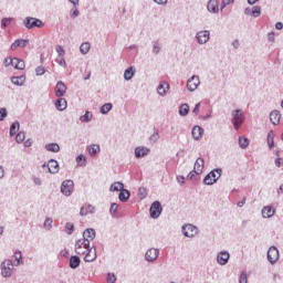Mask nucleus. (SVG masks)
I'll use <instances>...</instances> for the list:
<instances>
[{"instance_id":"f257e3e1","label":"nucleus","mask_w":283,"mask_h":283,"mask_svg":"<svg viewBox=\"0 0 283 283\" xmlns=\"http://www.w3.org/2000/svg\"><path fill=\"white\" fill-rule=\"evenodd\" d=\"M90 249V241H87L86 239H78L75 243V253H77V255H85V253H87Z\"/></svg>"},{"instance_id":"f03ea898","label":"nucleus","mask_w":283,"mask_h":283,"mask_svg":"<svg viewBox=\"0 0 283 283\" xmlns=\"http://www.w3.org/2000/svg\"><path fill=\"white\" fill-rule=\"evenodd\" d=\"M220 176H222V169H214L205 177L203 182L205 185H216Z\"/></svg>"},{"instance_id":"7ed1b4c3","label":"nucleus","mask_w":283,"mask_h":283,"mask_svg":"<svg viewBox=\"0 0 283 283\" xmlns=\"http://www.w3.org/2000/svg\"><path fill=\"white\" fill-rule=\"evenodd\" d=\"M12 271H14V264H12V261L6 260L1 263L2 277H10L12 275Z\"/></svg>"},{"instance_id":"20e7f679","label":"nucleus","mask_w":283,"mask_h":283,"mask_svg":"<svg viewBox=\"0 0 283 283\" xmlns=\"http://www.w3.org/2000/svg\"><path fill=\"white\" fill-rule=\"evenodd\" d=\"M232 116H233L232 123L234 125V129H240V127H242V123H244V114H242L241 109H237L234 111Z\"/></svg>"},{"instance_id":"39448f33","label":"nucleus","mask_w":283,"mask_h":283,"mask_svg":"<svg viewBox=\"0 0 283 283\" xmlns=\"http://www.w3.org/2000/svg\"><path fill=\"white\" fill-rule=\"evenodd\" d=\"M24 25L28 30H32V28H43L45 24L36 18H27L24 20Z\"/></svg>"},{"instance_id":"423d86ee","label":"nucleus","mask_w":283,"mask_h":283,"mask_svg":"<svg viewBox=\"0 0 283 283\" xmlns=\"http://www.w3.org/2000/svg\"><path fill=\"white\" fill-rule=\"evenodd\" d=\"M61 191L64 196H72V191H74V181L65 180L62 182Z\"/></svg>"},{"instance_id":"0eeeda50","label":"nucleus","mask_w":283,"mask_h":283,"mask_svg":"<svg viewBox=\"0 0 283 283\" xmlns=\"http://www.w3.org/2000/svg\"><path fill=\"white\" fill-rule=\"evenodd\" d=\"M268 260L271 264H275L280 260V251L275 247H271L268 250Z\"/></svg>"},{"instance_id":"6e6552de","label":"nucleus","mask_w":283,"mask_h":283,"mask_svg":"<svg viewBox=\"0 0 283 283\" xmlns=\"http://www.w3.org/2000/svg\"><path fill=\"white\" fill-rule=\"evenodd\" d=\"M160 213H163V206L160 205V201L153 202L150 207V217L159 218Z\"/></svg>"},{"instance_id":"1a4fd4ad","label":"nucleus","mask_w":283,"mask_h":283,"mask_svg":"<svg viewBox=\"0 0 283 283\" xmlns=\"http://www.w3.org/2000/svg\"><path fill=\"white\" fill-rule=\"evenodd\" d=\"M182 233L186 238H193L198 233V228L193 224H186L182 227Z\"/></svg>"},{"instance_id":"9d476101","label":"nucleus","mask_w":283,"mask_h":283,"mask_svg":"<svg viewBox=\"0 0 283 283\" xmlns=\"http://www.w3.org/2000/svg\"><path fill=\"white\" fill-rule=\"evenodd\" d=\"M199 85H200V77L193 75L190 80H188L187 87L189 92H196Z\"/></svg>"},{"instance_id":"9b49d317","label":"nucleus","mask_w":283,"mask_h":283,"mask_svg":"<svg viewBox=\"0 0 283 283\" xmlns=\"http://www.w3.org/2000/svg\"><path fill=\"white\" fill-rule=\"evenodd\" d=\"M85 253L84 262H94L96 260V248H88Z\"/></svg>"},{"instance_id":"f8f14e48","label":"nucleus","mask_w":283,"mask_h":283,"mask_svg":"<svg viewBox=\"0 0 283 283\" xmlns=\"http://www.w3.org/2000/svg\"><path fill=\"white\" fill-rule=\"evenodd\" d=\"M209 39H210L209 31H200V32L197 33V41L201 45L207 43L209 41Z\"/></svg>"},{"instance_id":"ddd939ff","label":"nucleus","mask_w":283,"mask_h":283,"mask_svg":"<svg viewBox=\"0 0 283 283\" xmlns=\"http://www.w3.org/2000/svg\"><path fill=\"white\" fill-rule=\"evenodd\" d=\"M158 254H159L158 249H149L146 252L145 258H146L147 262H154L155 260L158 259Z\"/></svg>"},{"instance_id":"4468645a","label":"nucleus","mask_w":283,"mask_h":283,"mask_svg":"<svg viewBox=\"0 0 283 283\" xmlns=\"http://www.w3.org/2000/svg\"><path fill=\"white\" fill-rule=\"evenodd\" d=\"M203 169H205V159L198 158L195 163L193 171L195 174H197V176H200Z\"/></svg>"},{"instance_id":"2eb2a0df","label":"nucleus","mask_w":283,"mask_h":283,"mask_svg":"<svg viewBox=\"0 0 283 283\" xmlns=\"http://www.w3.org/2000/svg\"><path fill=\"white\" fill-rule=\"evenodd\" d=\"M65 92H67V87L63 82H57L55 86V95L57 97L64 96Z\"/></svg>"},{"instance_id":"dca6fc26","label":"nucleus","mask_w":283,"mask_h":283,"mask_svg":"<svg viewBox=\"0 0 283 283\" xmlns=\"http://www.w3.org/2000/svg\"><path fill=\"white\" fill-rule=\"evenodd\" d=\"M30 43V40H23V39H19L15 40L12 44H11V50L14 51L18 48H27V45Z\"/></svg>"},{"instance_id":"f3484780","label":"nucleus","mask_w":283,"mask_h":283,"mask_svg":"<svg viewBox=\"0 0 283 283\" xmlns=\"http://www.w3.org/2000/svg\"><path fill=\"white\" fill-rule=\"evenodd\" d=\"M96 238V231L94 229H86L83 233V240H87V242H92Z\"/></svg>"},{"instance_id":"a211bd4d","label":"nucleus","mask_w":283,"mask_h":283,"mask_svg":"<svg viewBox=\"0 0 283 283\" xmlns=\"http://www.w3.org/2000/svg\"><path fill=\"white\" fill-rule=\"evenodd\" d=\"M11 65L15 70H25V62L21 59H18V57H12Z\"/></svg>"},{"instance_id":"6ab92c4d","label":"nucleus","mask_w":283,"mask_h":283,"mask_svg":"<svg viewBox=\"0 0 283 283\" xmlns=\"http://www.w3.org/2000/svg\"><path fill=\"white\" fill-rule=\"evenodd\" d=\"M48 169L50 174H59V161L54 159L49 160Z\"/></svg>"},{"instance_id":"aec40b11","label":"nucleus","mask_w":283,"mask_h":283,"mask_svg":"<svg viewBox=\"0 0 283 283\" xmlns=\"http://www.w3.org/2000/svg\"><path fill=\"white\" fill-rule=\"evenodd\" d=\"M229 252H220L217 256V262L221 264L222 266L229 262Z\"/></svg>"},{"instance_id":"412c9836","label":"nucleus","mask_w":283,"mask_h":283,"mask_svg":"<svg viewBox=\"0 0 283 283\" xmlns=\"http://www.w3.org/2000/svg\"><path fill=\"white\" fill-rule=\"evenodd\" d=\"M282 118V114H280V111H273L270 114V120L271 123H273L274 125H280V120Z\"/></svg>"},{"instance_id":"4be33fe9","label":"nucleus","mask_w":283,"mask_h":283,"mask_svg":"<svg viewBox=\"0 0 283 283\" xmlns=\"http://www.w3.org/2000/svg\"><path fill=\"white\" fill-rule=\"evenodd\" d=\"M202 134H205V129H202V127L195 126L192 128V138H195V140H200V138H202Z\"/></svg>"},{"instance_id":"5701e85b","label":"nucleus","mask_w":283,"mask_h":283,"mask_svg":"<svg viewBox=\"0 0 283 283\" xmlns=\"http://www.w3.org/2000/svg\"><path fill=\"white\" fill-rule=\"evenodd\" d=\"M167 92H169V85L167 84V82H160L157 87V93L159 94V96H165Z\"/></svg>"},{"instance_id":"b1692460","label":"nucleus","mask_w":283,"mask_h":283,"mask_svg":"<svg viewBox=\"0 0 283 283\" xmlns=\"http://www.w3.org/2000/svg\"><path fill=\"white\" fill-rule=\"evenodd\" d=\"M96 212V208H94V206L88 205L85 207L81 208L80 214L81 216H90V213H95Z\"/></svg>"},{"instance_id":"393cba45","label":"nucleus","mask_w":283,"mask_h":283,"mask_svg":"<svg viewBox=\"0 0 283 283\" xmlns=\"http://www.w3.org/2000/svg\"><path fill=\"white\" fill-rule=\"evenodd\" d=\"M147 154H149V149L147 147H137L135 149L136 158H144V156H147Z\"/></svg>"},{"instance_id":"a878e982","label":"nucleus","mask_w":283,"mask_h":283,"mask_svg":"<svg viewBox=\"0 0 283 283\" xmlns=\"http://www.w3.org/2000/svg\"><path fill=\"white\" fill-rule=\"evenodd\" d=\"M55 107H56V109H59V112H63V109L67 108V101H65V98H63V97H60L55 102Z\"/></svg>"},{"instance_id":"bb28decb","label":"nucleus","mask_w":283,"mask_h":283,"mask_svg":"<svg viewBox=\"0 0 283 283\" xmlns=\"http://www.w3.org/2000/svg\"><path fill=\"white\" fill-rule=\"evenodd\" d=\"M262 216L263 218H273V216H275V210L270 206H266L262 209Z\"/></svg>"},{"instance_id":"cd10ccee","label":"nucleus","mask_w":283,"mask_h":283,"mask_svg":"<svg viewBox=\"0 0 283 283\" xmlns=\"http://www.w3.org/2000/svg\"><path fill=\"white\" fill-rule=\"evenodd\" d=\"M209 12H218V10H220L219 6H218V0H210L208 2V6H207Z\"/></svg>"},{"instance_id":"c85d7f7f","label":"nucleus","mask_w":283,"mask_h":283,"mask_svg":"<svg viewBox=\"0 0 283 283\" xmlns=\"http://www.w3.org/2000/svg\"><path fill=\"white\" fill-rule=\"evenodd\" d=\"M70 266L71 269H78V266H81V258L77 255L71 256Z\"/></svg>"},{"instance_id":"c756f323","label":"nucleus","mask_w":283,"mask_h":283,"mask_svg":"<svg viewBox=\"0 0 283 283\" xmlns=\"http://www.w3.org/2000/svg\"><path fill=\"white\" fill-rule=\"evenodd\" d=\"M11 83H13V85H18V86L23 85V83H25V75L11 77Z\"/></svg>"},{"instance_id":"7c9ffc66","label":"nucleus","mask_w":283,"mask_h":283,"mask_svg":"<svg viewBox=\"0 0 283 283\" xmlns=\"http://www.w3.org/2000/svg\"><path fill=\"white\" fill-rule=\"evenodd\" d=\"M134 74H136V71H134V66L128 67V69L124 72V78H125V81H132V78H134Z\"/></svg>"},{"instance_id":"2f4dec72","label":"nucleus","mask_w":283,"mask_h":283,"mask_svg":"<svg viewBox=\"0 0 283 283\" xmlns=\"http://www.w3.org/2000/svg\"><path fill=\"white\" fill-rule=\"evenodd\" d=\"M119 200L120 202H127L129 200V190L123 188L119 192Z\"/></svg>"},{"instance_id":"473e14b6","label":"nucleus","mask_w":283,"mask_h":283,"mask_svg":"<svg viewBox=\"0 0 283 283\" xmlns=\"http://www.w3.org/2000/svg\"><path fill=\"white\" fill-rule=\"evenodd\" d=\"M124 189H125V186L120 181H116L111 186V191H122Z\"/></svg>"},{"instance_id":"72a5a7b5","label":"nucleus","mask_w":283,"mask_h":283,"mask_svg":"<svg viewBox=\"0 0 283 283\" xmlns=\"http://www.w3.org/2000/svg\"><path fill=\"white\" fill-rule=\"evenodd\" d=\"M274 138H275V133H273V130H271L268 134V145H269L270 149H273V147L275 146V142H273Z\"/></svg>"},{"instance_id":"f704fd0d","label":"nucleus","mask_w":283,"mask_h":283,"mask_svg":"<svg viewBox=\"0 0 283 283\" xmlns=\"http://www.w3.org/2000/svg\"><path fill=\"white\" fill-rule=\"evenodd\" d=\"M98 151H101V146H98V145H91L88 147V154L91 156H96V154H98Z\"/></svg>"},{"instance_id":"c9c22d12","label":"nucleus","mask_w":283,"mask_h":283,"mask_svg":"<svg viewBox=\"0 0 283 283\" xmlns=\"http://www.w3.org/2000/svg\"><path fill=\"white\" fill-rule=\"evenodd\" d=\"M239 146L241 147V149H247V147H249V138L239 137Z\"/></svg>"},{"instance_id":"e433bc0d","label":"nucleus","mask_w":283,"mask_h":283,"mask_svg":"<svg viewBox=\"0 0 283 283\" xmlns=\"http://www.w3.org/2000/svg\"><path fill=\"white\" fill-rule=\"evenodd\" d=\"M45 148L48 149V151H53L54 154H56L59 149H61L59 144H48Z\"/></svg>"},{"instance_id":"4c0bfd02","label":"nucleus","mask_w":283,"mask_h":283,"mask_svg":"<svg viewBox=\"0 0 283 283\" xmlns=\"http://www.w3.org/2000/svg\"><path fill=\"white\" fill-rule=\"evenodd\" d=\"M179 114H180V116H187V114H189V105L188 104H182L179 107Z\"/></svg>"},{"instance_id":"58836bf2","label":"nucleus","mask_w":283,"mask_h":283,"mask_svg":"<svg viewBox=\"0 0 283 283\" xmlns=\"http://www.w3.org/2000/svg\"><path fill=\"white\" fill-rule=\"evenodd\" d=\"M90 48H91L90 42H84L81 44L80 51L82 52V54H87V52H90Z\"/></svg>"},{"instance_id":"ea45409f","label":"nucleus","mask_w":283,"mask_h":283,"mask_svg":"<svg viewBox=\"0 0 283 283\" xmlns=\"http://www.w3.org/2000/svg\"><path fill=\"white\" fill-rule=\"evenodd\" d=\"M19 123L14 122L10 127V136H15L17 132H19Z\"/></svg>"},{"instance_id":"a19ab883","label":"nucleus","mask_w":283,"mask_h":283,"mask_svg":"<svg viewBox=\"0 0 283 283\" xmlns=\"http://www.w3.org/2000/svg\"><path fill=\"white\" fill-rule=\"evenodd\" d=\"M260 14H262V9L258 6H254L252 8L251 17H254L255 19H258V17H260Z\"/></svg>"},{"instance_id":"79ce46f5","label":"nucleus","mask_w":283,"mask_h":283,"mask_svg":"<svg viewBox=\"0 0 283 283\" xmlns=\"http://www.w3.org/2000/svg\"><path fill=\"white\" fill-rule=\"evenodd\" d=\"M80 120L82 123H90V120H92V113L91 112H86L85 115L80 117Z\"/></svg>"},{"instance_id":"37998d69","label":"nucleus","mask_w":283,"mask_h":283,"mask_svg":"<svg viewBox=\"0 0 283 283\" xmlns=\"http://www.w3.org/2000/svg\"><path fill=\"white\" fill-rule=\"evenodd\" d=\"M109 112H112V104H104L101 108V114H108Z\"/></svg>"},{"instance_id":"c03bdc74","label":"nucleus","mask_w":283,"mask_h":283,"mask_svg":"<svg viewBox=\"0 0 283 283\" xmlns=\"http://www.w3.org/2000/svg\"><path fill=\"white\" fill-rule=\"evenodd\" d=\"M13 258L15 260L14 263H13L14 266H19V264H21V258H22L21 252L20 251L15 252Z\"/></svg>"},{"instance_id":"a18cd8bd","label":"nucleus","mask_w":283,"mask_h":283,"mask_svg":"<svg viewBox=\"0 0 283 283\" xmlns=\"http://www.w3.org/2000/svg\"><path fill=\"white\" fill-rule=\"evenodd\" d=\"M10 23H12V18H4L1 21V28L6 29L8 25H10Z\"/></svg>"},{"instance_id":"49530a36","label":"nucleus","mask_w":283,"mask_h":283,"mask_svg":"<svg viewBox=\"0 0 283 283\" xmlns=\"http://www.w3.org/2000/svg\"><path fill=\"white\" fill-rule=\"evenodd\" d=\"M15 140L17 143H23L25 140V133L23 132L18 133L15 136Z\"/></svg>"},{"instance_id":"de8ad7c7","label":"nucleus","mask_w":283,"mask_h":283,"mask_svg":"<svg viewBox=\"0 0 283 283\" xmlns=\"http://www.w3.org/2000/svg\"><path fill=\"white\" fill-rule=\"evenodd\" d=\"M85 157L83 155H80L77 158H76V163L78 165V167H85Z\"/></svg>"},{"instance_id":"09e8293b","label":"nucleus","mask_w":283,"mask_h":283,"mask_svg":"<svg viewBox=\"0 0 283 283\" xmlns=\"http://www.w3.org/2000/svg\"><path fill=\"white\" fill-rule=\"evenodd\" d=\"M65 230L69 233V235H72V232L74 231V223L72 222L66 223Z\"/></svg>"},{"instance_id":"8fccbe9b","label":"nucleus","mask_w":283,"mask_h":283,"mask_svg":"<svg viewBox=\"0 0 283 283\" xmlns=\"http://www.w3.org/2000/svg\"><path fill=\"white\" fill-rule=\"evenodd\" d=\"M64 55H59L56 57V61L59 63V65H61L62 67H65L66 63H65V57H63Z\"/></svg>"},{"instance_id":"3c124183","label":"nucleus","mask_w":283,"mask_h":283,"mask_svg":"<svg viewBox=\"0 0 283 283\" xmlns=\"http://www.w3.org/2000/svg\"><path fill=\"white\" fill-rule=\"evenodd\" d=\"M35 73H36V76H43V74H45V67L43 66H38L35 69Z\"/></svg>"},{"instance_id":"603ef678","label":"nucleus","mask_w":283,"mask_h":283,"mask_svg":"<svg viewBox=\"0 0 283 283\" xmlns=\"http://www.w3.org/2000/svg\"><path fill=\"white\" fill-rule=\"evenodd\" d=\"M55 50H56L59 56H65V50L63 49V46L56 45Z\"/></svg>"},{"instance_id":"864d4df0","label":"nucleus","mask_w":283,"mask_h":283,"mask_svg":"<svg viewBox=\"0 0 283 283\" xmlns=\"http://www.w3.org/2000/svg\"><path fill=\"white\" fill-rule=\"evenodd\" d=\"M154 54H159L160 52V43L156 42L153 48Z\"/></svg>"},{"instance_id":"5fc2aeb1","label":"nucleus","mask_w":283,"mask_h":283,"mask_svg":"<svg viewBox=\"0 0 283 283\" xmlns=\"http://www.w3.org/2000/svg\"><path fill=\"white\" fill-rule=\"evenodd\" d=\"M8 116V111L6 108H0V120H3Z\"/></svg>"},{"instance_id":"6e6d98bb","label":"nucleus","mask_w":283,"mask_h":283,"mask_svg":"<svg viewBox=\"0 0 283 283\" xmlns=\"http://www.w3.org/2000/svg\"><path fill=\"white\" fill-rule=\"evenodd\" d=\"M44 229H52V219H46L44 221Z\"/></svg>"},{"instance_id":"4d7b16f0","label":"nucleus","mask_w":283,"mask_h":283,"mask_svg":"<svg viewBox=\"0 0 283 283\" xmlns=\"http://www.w3.org/2000/svg\"><path fill=\"white\" fill-rule=\"evenodd\" d=\"M107 282H108V283H114V282H116V275L108 273V275H107Z\"/></svg>"},{"instance_id":"13d9d810","label":"nucleus","mask_w":283,"mask_h":283,"mask_svg":"<svg viewBox=\"0 0 283 283\" xmlns=\"http://www.w3.org/2000/svg\"><path fill=\"white\" fill-rule=\"evenodd\" d=\"M4 67H10V65H12V57H7L4 59Z\"/></svg>"},{"instance_id":"bf43d9fd","label":"nucleus","mask_w":283,"mask_h":283,"mask_svg":"<svg viewBox=\"0 0 283 283\" xmlns=\"http://www.w3.org/2000/svg\"><path fill=\"white\" fill-rule=\"evenodd\" d=\"M234 0H222L221 8H227V6H231Z\"/></svg>"},{"instance_id":"052dcab7","label":"nucleus","mask_w":283,"mask_h":283,"mask_svg":"<svg viewBox=\"0 0 283 283\" xmlns=\"http://www.w3.org/2000/svg\"><path fill=\"white\" fill-rule=\"evenodd\" d=\"M192 113H195L196 116H198V114H200V103L196 104Z\"/></svg>"},{"instance_id":"680f3d73","label":"nucleus","mask_w":283,"mask_h":283,"mask_svg":"<svg viewBox=\"0 0 283 283\" xmlns=\"http://www.w3.org/2000/svg\"><path fill=\"white\" fill-rule=\"evenodd\" d=\"M117 210H118V205L112 203V206H111V213H116Z\"/></svg>"},{"instance_id":"e2e57ef3","label":"nucleus","mask_w":283,"mask_h":283,"mask_svg":"<svg viewBox=\"0 0 283 283\" xmlns=\"http://www.w3.org/2000/svg\"><path fill=\"white\" fill-rule=\"evenodd\" d=\"M240 283H247V274L242 273L239 280Z\"/></svg>"},{"instance_id":"0e129e2a","label":"nucleus","mask_w":283,"mask_h":283,"mask_svg":"<svg viewBox=\"0 0 283 283\" xmlns=\"http://www.w3.org/2000/svg\"><path fill=\"white\" fill-rule=\"evenodd\" d=\"M139 196L140 198H145L146 196L145 188H139Z\"/></svg>"},{"instance_id":"69168bd1","label":"nucleus","mask_w":283,"mask_h":283,"mask_svg":"<svg viewBox=\"0 0 283 283\" xmlns=\"http://www.w3.org/2000/svg\"><path fill=\"white\" fill-rule=\"evenodd\" d=\"M24 147H32V139H27L24 142Z\"/></svg>"},{"instance_id":"338daca9","label":"nucleus","mask_w":283,"mask_h":283,"mask_svg":"<svg viewBox=\"0 0 283 283\" xmlns=\"http://www.w3.org/2000/svg\"><path fill=\"white\" fill-rule=\"evenodd\" d=\"M238 207H242L243 205H247V198H243V200L239 201Z\"/></svg>"},{"instance_id":"774afa93","label":"nucleus","mask_w":283,"mask_h":283,"mask_svg":"<svg viewBox=\"0 0 283 283\" xmlns=\"http://www.w3.org/2000/svg\"><path fill=\"white\" fill-rule=\"evenodd\" d=\"M275 28H276V30H282L283 23H282V22H277V23L275 24Z\"/></svg>"}]
</instances>
